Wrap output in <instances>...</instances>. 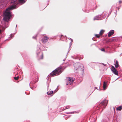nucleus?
I'll use <instances>...</instances> for the list:
<instances>
[{
  "mask_svg": "<svg viewBox=\"0 0 122 122\" xmlns=\"http://www.w3.org/2000/svg\"><path fill=\"white\" fill-rule=\"evenodd\" d=\"M25 1L24 0H12L11 3L14 5L7 9L4 13V17L3 19L5 21L8 22L10 17L11 16V12L10 11L14 9L15 6L19 3L21 4L24 3Z\"/></svg>",
  "mask_w": 122,
  "mask_h": 122,
  "instance_id": "nucleus-1",
  "label": "nucleus"
},
{
  "mask_svg": "<svg viewBox=\"0 0 122 122\" xmlns=\"http://www.w3.org/2000/svg\"><path fill=\"white\" fill-rule=\"evenodd\" d=\"M62 68L61 67L57 68L50 73L51 75L54 76L59 75L61 73Z\"/></svg>",
  "mask_w": 122,
  "mask_h": 122,
  "instance_id": "nucleus-2",
  "label": "nucleus"
},
{
  "mask_svg": "<svg viewBox=\"0 0 122 122\" xmlns=\"http://www.w3.org/2000/svg\"><path fill=\"white\" fill-rule=\"evenodd\" d=\"M74 69L76 71L78 70L79 71H82V72H83L84 70L83 66L82 65L79 63H75L74 64Z\"/></svg>",
  "mask_w": 122,
  "mask_h": 122,
  "instance_id": "nucleus-3",
  "label": "nucleus"
},
{
  "mask_svg": "<svg viewBox=\"0 0 122 122\" xmlns=\"http://www.w3.org/2000/svg\"><path fill=\"white\" fill-rule=\"evenodd\" d=\"M66 85H70L72 84L74 81V80H72L69 77H67L66 78Z\"/></svg>",
  "mask_w": 122,
  "mask_h": 122,
  "instance_id": "nucleus-4",
  "label": "nucleus"
},
{
  "mask_svg": "<svg viewBox=\"0 0 122 122\" xmlns=\"http://www.w3.org/2000/svg\"><path fill=\"white\" fill-rule=\"evenodd\" d=\"M49 39V38L47 36H44L42 39V42L43 43H45L47 42Z\"/></svg>",
  "mask_w": 122,
  "mask_h": 122,
  "instance_id": "nucleus-5",
  "label": "nucleus"
},
{
  "mask_svg": "<svg viewBox=\"0 0 122 122\" xmlns=\"http://www.w3.org/2000/svg\"><path fill=\"white\" fill-rule=\"evenodd\" d=\"M108 103V101L105 99L100 104V106H103L105 107L107 106V104Z\"/></svg>",
  "mask_w": 122,
  "mask_h": 122,
  "instance_id": "nucleus-6",
  "label": "nucleus"
},
{
  "mask_svg": "<svg viewBox=\"0 0 122 122\" xmlns=\"http://www.w3.org/2000/svg\"><path fill=\"white\" fill-rule=\"evenodd\" d=\"M111 70L114 74L117 75L118 74V72L113 66H112L111 67Z\"/></svg>",
  "mask_w": 122,
  "mask_h": 122,
  "instance_id": "nucleus-7",
  "label": "nucleus"
},
{
  "mask_svg": "<svg viewBox=\"0 0 122 122\" xmlns=\"http://www.w3.org/2000/svg\"><path fill=\"white\" fill-rule=\"evenodd\" d=\"M114 33V31L113 30H112L110 31L108 34V36L110 37Z\"/></svg>",
  "mask_w": 122,
  "mask_h": 122,
  "instance_id": "nucleus-8",
  "label": "nucleus"
},
{
  "mask_svg": "<svg viewBox=\"0 0 122 122\" xmlns=\"http://www.w3.org/2000/svg\"><path fill=\"white\" fill-rule=\"evenodd\" d=\"M115 65L116 68H117L119 67V65L118 64V62L117 61H116V63L115 64Z\"/></svg>",
  "mask_w": 122,
  "mask_h": 122,
  "instance_id": "nucleus-9",
  "label": "nucleus"
},
{
  "mask_svg": "<svg viewBox=\"0 0 122 122\" xmlns=\"http://www.w3.org/2000/svg\"><path fill=\"white\" fill-rule=\"evenodd\" d=\"M106 83L104 81L103 82V88L104 89V90H105L106 89Z\"/></svg>",
  "mask_w": 122,
  "mask_h": 122,
  "instance_id": "nucleus-10",
  "label": "nucleus"
},
{
  "mask_svg": "<svg viewBox=\"0 0 122 122\" xmlns=\"http://www.w3.org/2000/svg\"><path fill=\"white\" fill-rule=\"evenodd\" d=\"M105 31L103 30H101L100 33H99V34L101 35V36L103 34V33Z\"/></svg>",
  "mask_w": 122,
  "mask_h": 122,
  "instance_id": "nucleus-11",
  "label": "nucleus"
},
{
  "mask_svg": "<svg viewBox=\"0 0 122 122\" xmlns=\"http://www.w3.org/2000/svg\"><path fill=\"white\" fill-rule=\"evenodd\" d=\"M53 93V91H48L47 92V94L48 95H51Z\"/></svg>",
  "mask_w": 122,
  "mask_h": 122,
  "instance_id": "nucleus-12",
  "label": "nucleus"
},
{
  "mask_svg": "<svg viewBox=\"0 0 122 122\" xmlns=\"http://www.w3.org/2000/svg\"><path fill=\"white\" fill-rule=\"evenodd\" d=\"M122 109V107H117L116 108L117 110L121 111Z\"/></svg>",
  "mask_w": 122,
  "mask_h": 122,
  "instance_id": "nucleus-13",
  "label": "nucleus"
},
{
  "mask_svg": "<svg viewBox=\"0 0 122 122\" xmlns=\"http://www.w3.org/2000/svg\"><path fill=\"white\" fill-rule=\"evenodd\" d=\"M98 20V16H97L96 17H95L94 19V20Z\"/></svg>",
  "mask_w": 122,
  "mask_h": 122,
  "instance_id": "nucleus-14",
  "label": "nucleus"
},
{
  "mask_svg": "<svg viewBox=\"0 0 122 122\" xmlns=\"http://www.w3.org/2000/svg\"><path fill=\"white\" fill-rule=\"evenodd\" d=\"M19 78V77L18 76L14 77V79L15 80H17Z\"/></svg>",
  "mask_w": 122,
  "mask_h": 122,
  "instance_id": "nucleus-15",
  "label": "nucleus"
},
{
  "mask_svg": "<svg viewBox=\"0 0 122 122\" xmlns=\"http://www.w3.org/2000/svg\"><path fill=\"white\" fill-rule=\"evenodd\" d=\"M95 36L97 37L98 38H99L101 36V35H100L99 34V35H98L97 34H95Z\"/></svg>",
  "mask_w": 122,
  "mask_h": 122,
  "instance_id": "nucleus-16",
  "label": "nucleus"
},
{
  "mask_svg": "<svg viewBox=\"0 0 122 122\" xmlns=\"http://www.w3.org/2000/svg\"><path fill=\"white\" fill-rule=\"evenodd\" d=\"M43 54H42L41 55V59H42L43 58Z\"/></svg>",
  "mask_w": 122,
  "mask_h": 122,
  "instance_id": "nucleus-17",
  "label": "nucleus"
},
{
  "mask_svg": "<svg viewBox=\"0 0 122 122\" xmlns=\"http://www.w3.org/2000/svg\"><path fill=\"white\" fill-rule=\"evenodd\" d=\"M101 50L102 51H105V49L103 48L102 49H101Z\"/></svg>",
  "mask_w": 122,
  "mask_h": 122,
  "instance_id": "nucleus-18",
  "label": "nucleus"
},
{
  "mask_svg": "<svg viewBox=\"0 0 122 122\" xmlns=\"http://www.w3.org/2000/svg\"><path fill=\"white\" fill-rule=\"evenodd\" d=\"M13 36H14V35H11V36H10V37H11V38L12 37H13Z\"/></svg>",
  "mask_w": 122,
  "mask_h": 122,
  "instance_id": "nucleus-19",
  "label": "nucleus"
},
{
  "mask_svg": "<svg viewBox=\"0 0 122 122\" xmlns=\"http://www.w3.org/2000/svg\"><path fill=\"white\" fill-rule=\"evenodd\" d=\"M102 64L104 66H106V64H103V63H102Z\"/></svg>",
  "mask_w": 122,
  "mask_h": 122,
  "instance_id": "nucleus-20",
  "label": "nucleus"
},
{
  "mask_svg": "<svg viewBox=\"0 0 122 122\" xmlns=\"http://www.w3.org/2000/svg\"><path fill=\"white\" fill-rule=\"evenodd\" d=\"M1 30L0 29V33H1Z\"/></svg>",
  "mask_w": 122,
  "mask_h": 122,
  "instance_id": "nucleus-21",
  "label": "nucleus"
},
{
  "mask_svg": "<svg viewBox=\"0 0 122 122\" xmlns=\"http://www.w3.org/2000/svg\"><path fill=\"white\" fill-rule=\"evenodd\" d=\"M119 107H122V106H119Z\"/></svg>",
  "mask_w": 122,
  "mask_h": 122,
  "instance_id": "nucleus-22",
  "label": "nucleus"
},
{
  "mask_svg": "<svg viewBox=\"0 0 122 122\" xmlns=\"http://www.w3.org/2000/svg\"><path fill=\"white\" fill-rule=\"evenodd\" d=\"M66 109H67V108H66Z\"/></svg>",
  "mask_w": 122,
  "mask_h": 122,
  "instance_id": "nucleus-23",
  "label": "nucleus"
}]
</instances>
